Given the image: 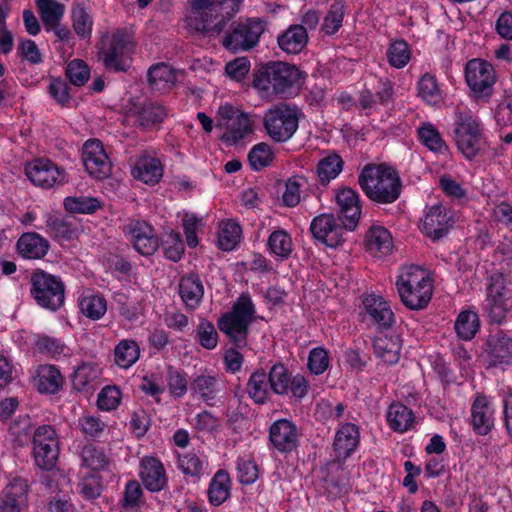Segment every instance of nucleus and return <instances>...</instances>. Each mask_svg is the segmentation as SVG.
<instances>
[{
  "label": "nucleus",
  "instance_id": "60",
  "mask_svg": "<svg viewBox=\"0 0 512 512\" xmlns=\"http://www.w3.org/2000/svg\"><path fill=\"white\" fill-rule=\"evenodd\" d=\"M66 76L71 84L83 86L90 77V69L83 60L74 59L67 65Z\"/></svg>",
  "mask_w": 512,
  "mask_h": 512
},
{
  "label": "nucleus",
  "instance_id": "1",
  "mask_svg": "<svg viewBox=\"0 0 512 512\" xmlns=\"http://www.w3.org/2000/svg\"><path fill=\"white\" fill-rule=\"evenodd\" d=\"M358 184L366 197L377 204H391L402 193L398 171L386 163L366 164L358 174Z\"/></svg>",
  "mask_w": 512,
  "mask_h": 512
},
{
  "label": "nucleus",
  "instance_id": "22",
  "mask_svg": "<svg viewBox=\"0 0 512 512\" xmlns=\"http://www.w3.org/2000/svg\"><path fill=\"white\" fill-rule=\"evenodd\" d=\"M128 232L131 235L133 247L141 255L149 256L159 247V241L154 229L145 221L133 220L128 224Z\"/></svg>",
  "mask_w": 512,
  "mask_h": 512
},
{
  "label": "nucleus",
  "instance_id": "27",
  "mask_svg": "<svg viewBox=\"0 0 512 512\" xmlns=\"http://www.w3.org/2000/svg\"><path fill=\"white\" fill-rule=\"evenodd\" d=\"M178 293L188 310L197 309L204 296V286L199 275L190 273L182 276L178 283Z\"/></svg>",
  "mask_w": 512,
  "mask_h": 512
},
{
  "label": "nucleus",
  "instance_id": "5",
  "mask_svg": "<svg viewBox=\"0 0 512 512\" xmlns=\"http://www.w3.org/2000/svg\"><path fill=\"white\" fill-rule=\"evenodd\" d=\"M225 0H191L187 25L190 29L208 36L219 35L231 16L222 13Z\"/></svg>",
  "mask_w": 512,
  "mask_h": 512
},
{
  "label": "nucleus",
  "instance_id": "38",
  "mask_svg": "<svg viewBox=\"0 0 512 512\" xmlns=\"http://www.w3.org/2000/svg\"><path fill=\"white\" fill-rule=\"evenodd\" d=\"M230 477L225 470H218L213 476L209 489L208 498L212 505L219 506L229 497Z\"/></svg>",
  "mask_w": 512,
  "mask_h": 512
},
{
  "label": "nucleus",
  "instance_id": "28",
  "mask_svg": "<svg viewBox=\"0 0 512 512\" xmlns=\"http://www.w3.org/2000/svg\"><path fill=\"white\" fill-rule=\"evenodd\" d=\"M131 173L135 179L155 185L163 176V165L158 158L143 154L135 160Z\"/></svg>",
  "mask_w": 512,
  "mask_h": 512
},
{
  "label": "nucleus",
  "instance_id": "45",
  "mask_svg": "<svg viewBox=\"0 0 512 512\" xmlns=\"http://www.w3.org/2000/svg\"><path fill=\"white\" fill-rule=\"evenodd\" d=\"M82 466L92 471L108 470L111 460L104 451L94 445H86L81 451Z\"/></svg>",
  "mask_w": 512,
  "mask_h": 512
},
{
  "label": "nucleus",
  "instance_id": "37",
  "mask_svg": "<svg viewBox=\"0 0 512 512\" xmlns=\"http://www.w3.org/2000/svg\"><path fill=\"white\" fill-rule=\"evenodd\" d=\"M267 246L271 254L280 260L288 259L293 252L291 235L284 229L274 230L268 237Z\"/></svg>",
  "mask_w": 512,
  "mask_h": 512
},
{
  "label": "nucleus",
  "instance_id": "34",
  "mask_svg": "<svg viewBox=\"0 0 512 512\" xmlns=\"http://www.w3.org/2000/svg\"><path fill=\"white\" fill-rule=\"evenodd\" d=\"M308 41L306 27L303 25H291L285 32L278 36L279 47L290 54H298L303 50Z\"/></svg>",
  "mask_w": 512,
  "mask_h": 512
},
{
  "label": "nucleus",
  "instance_id": "10",
  "mask_svg": "<svg viewBox=\"0 0 512 512\" xmlns=\"http://www.w3.org/2000/svg\"><path fill=\"white\" fill-rule=\"evenodd\" d=\"M216 128L225 130L220 138L223 142L231 145L238 143L253 131L249 115L234 108L231 104L219 107Z\"/></svg>",
  "mask_w": 512,
  "mask_h": 512
},
{
  "label": "nucleus",
  "instance_id": "58",
  "mask_svg": "<svg viewBox=\"0 0 512 512\" xmlns=\"http://www.w3.org/2000/svg\"><path fill=\"white\" fill-rule=\"evenodd\" d=\"M408 44L403 40L393 42L387 51V58L391 66L403 68L410 60Z\"/></svg>",
  "mask_w": 512,
  "mask_h": 512
},
{
  "label": "nucleus",
  "instance_id": "6",
  "mask_svg": "<svg viewBox=\"0 0 512 512\" xmlns=\"http://www.w3.org/2000/svg\"><path fill=\"white\" fill-rule=\"evenodd\" d=\"M301 111L296 105L280 102L266 110L263 126L267 135L277 143L292 138L299 126Z\"/></svg>",
  "mask_w": 512,
  "mask_h": 512
},
{
  "label": "nucleus",
  "instance_id": "54",
  "mask_svg": "<svg viewBox=\"0 0 512 512\" xmlns=\"http://www.w3.org/2000/svg\"><path fill=\"white\" fill-rule=\"evenodd\" d=\"M72 25L75 33L82 39L90 38L93 21L86 10L77 5L71 12Z\"/></svg>",
  "mask_w": 512,
  "mask_h": 512
},
{
  "label": "nucleus",
  "instance_id": "29",
  "mask_svg": "<svg viewBox=\"0 0 512 512\" xmlns=\"http://www.w3.org/2000/svg\"><path fill=\"white\" fill-rule=\"evenodd\" d=\"M359 444V430L355 424L346 423L336 433L334 450L338 460L347 459Z\"/></svg>",
  "mask_w": 512,
  "mask_h": 512
},
{
  "label": "nucleus",
  "instance_id": "35",
  "mask_svg": "<svg viewBox=\"0 0 512 512\" xmlns=\"http://www.w3.org/2000/svg\"><path fill=\"white\" fill-rule=\"evenodd\" d=\"M63 377L54 365H40L37 370L36 386L39 392L55 394L63 386Z\"/></svg>",
  "mask_w": 512,
  "mask_h": 512
},
{
  "label": "nucleus",
  "instance_id": "3",
  "mask_svg": "<svg viewBox=\"0 0 512 512\" xmlns=\"http://www.w3.org/2000/svg\"><path fill=\"white\" fill-rule=\"evenodd\" d=\"M396 287L401 302L410 310L424 309L432 297V284L428 275L415 265L401 270Z\"/></svg>",
  "mask_w": 512,
  "mask_h": 512
},
{
  "label": "nucleus",
  "instance_id": "7",
  "mask_svg": "<svg viewBox=\"0 0 512 512\" xmlns=\"http://www.w3.org/2000/svg\"><path fill=\"white\" fill-rule=\"evenodd\" d=\"M454 125V140L458 150L467 159H473L485 145L480 121L466 111H457Z\"/></svg>",
  "mask_w": 512,
  "mask_h": 512
},
{
  "label": "nucleus",
  "instance_id": "16",
  "mask_svg": "<svg viewBox=\"0 0 512 512\" xmlns=\"http://www.w3.org/2000/svg\"><path fill=\"white\" fill-rule=\"evenodd\" d=\"M82 162L88 174L95 179H106L112 172V164L98 139H89L84 143Z\"/></svg>",
  "mask_w": 512,
  "mask_h": 512
},
{
  "label": "nucleus",
  "instance_id": "33",
  "mask_svg": "<svg viewBox=\"0 0 512 512\" xmlns=\"http://www.w3.org/2000/svg\"><path fill=\"white\" fill-rule=\"evenodd\" d=\"M219 385V379L216 375L203 373L192 378L190 390L208 405H212V401L215 400L220 391Z\"/></svg>",
  "mask_w": 512,
  "mask_h": 512
},
{
  "label": "nucleus",
  "instance_id": "39",
  "mask_svg": "<svg viewBox=\"0 0 512 512\" xmlns=\"http://www.w3.org/2000/svg\"><path fill=\"white\" fill-rule=\"evenodd\" d=\"M387 421L394 431L405 432L414 423V415L404 404L394 403L388 409Z\"/></svg>",
  "mask_w": 512,
  "mask_h": 512
},
{
  "label": "nucleus",
  "instance_id": "24",
  "mask_svg": "<svg viewBox=\"0 0 512 512\" xmlns=\"http://www.w3.org/2000/svg\"><path fill=\"white\" fill-rule=\"evenodd\" d=\"M139 475L143 485L150 492H159L168 484L164 466L155 457L146 456L141 460Z\"/></svg>",
  "mask_w": 512,
  "mask_h": 512
},
{
  "label": "nucleus",
  "instance_id": "49",
  "mask_svg": "<svg viewBox=\"0 0 512 512\" xmlns=\"http://www.w3.org/2000/svg\"><path fill=\"white\" fill-rule=\"evenodd\" d=\"M343 169V160L337 154H330L321 159L317 165V174L323 185L336 178Z\"/></svg>",
  "mask_w": 512,
  "mask_h": 512
},
{
  "label": "nucleus",
  "instance_id": "17",
  "mask_svg": "<svg viewBox=\"0 0 512 512\" xmlns=\"http://www.w3.org/2000/svg\"><path fill=\"white\" fill-rule=\"evenodd\" d=\"M345 230L333 214H320L310 224L313 238L330 248H337L344 243Z\"/></svg>",
  "mask_w": 512,
  "mask_h": 512
},
{
  "label": "nucleus",
  "instance_id": "56",
  "mask_svg": "<svg viewBox=\"0 0 512 512\" xmlns=\"http://www.w3.org/2000/svg\"><path fill=\"white\" fill-rule=\"evenodd\" d=\"M273 153L267 143L255 145L248 154L249 163L254 170H260L267 167L273 161Z\"/></svg>",
  "mask_w": 512,
  "mask_h": 512
},
{
  "label": "nucleus",
  "instance_id": "19",
  "mask_svg": "<svg viewBox=\"0 0 512 512\" xmlns=\"http://www.w3.org/2000/svg\"><path fill=\"white\" fill-rule=\"evenodd\" d=\"M299 436L298 428L288 419L277 420L269 428V441L282 454H288L297 449Z\"/></svg>",
  "mask_w": 512,
  "mask_h": 512
},
{
  "label": "nucleus",
  "instance_id": "30",
  "mask_svg": "<svg viewBox=\"0 0 512 512\" xmlns=\"http://www.w3.org/2000/svg\"><path fill=\"white\" fill-rule=\"evenodd\" d=\"M366 314L381 328H389L394 323V314L388 303L378 295H369L363 300Z\"/></svg>",
  "mask_w": 512,
  "mask_h": 512
},
{
  "label": "nucleus",
  "instance_id": "42",
  "mask_svg": "<svg viewBox=\"0 0 512 512\" xmlns=\"http://www.w3.org/2000/svg\"><path fill=\"white\" fill-rule=\"evenodd\" d=\"M365 244L370 252L386 254L392 248V238L389 231L384 227H371L366 233Z\"/></svg>",
  "mask_w": 512,
  "mask_h": 512
},
{
  "label": "nucleus",
  "instance_id": "50",
  "mask_svg": "<svg viewBox=\"0 0 512 512\" xmlns=\"http://www.w3.org/2000/svg\"><path fill=\"white\" fill-rule=\"evenodd\" d=\"M120 504L122 512L137 511L144 504L143 490L136 480H129L126 483Z\"/></svg>",
  "mask_w": 512,
  "mask_h": 512
},
{
  "label": "nucleus",
  "instance_id": "53",
  "mask_svg": "<svg viewBox=\"0 0 512 512\" xmlns=\"http://www.w3.org/2000/svg\"><path fill=\"white\" fill-rule=\"evenodd\" d=\"M241 227L236 222L228 220L224 222L218 236L219 248L230 251L235 248L241 236Z\"/></svg>",
  "mask_w": 512,
  "mask_h": 512
},
{
  "label": "nucleus",
  "instance_id": "55",
  "mask_svg": "<svg viewBox=\"0 0 512 512\" xmlns=\"http://www.w3.org/2000/svg\"><path fill=\"white\" fill-rule=\"evenodd\" d=\"M161 245L164 255L168 259L174 262L181 259L184 253V244L178 232L170 231L167 233L162 239Z\"/></svg>",
  "mask_w": 512,
  "mask_h": 512
},
{
  "label": "nucleus",
  "instance_id": "25",
  "mask_svg": "<svg viewBox=\"0 0 512 512\" xmlns=\"http://www.w3.org/2000/svg\"><path fill=\"white\" fill-rule=\"evenodd\" d=\"M28 484L22 478H14L2 491L0 512H20L26 505Z\"/></svg>",
  "mask_w": 512,
  "mask_h": 512
},
{
  "label": "nucleus",
  "instance_id": "32",
  "mask_svg": "<svg viewBox=\"0 0 512 512\" xmlns=\"http://www.w3.org/2000/svg\"><path fill=\"white\" fill-rule=\"evenodd\" d=\"M17 249L27 259H40L47 254L49 242L37 233H24L17 242Z\"/></svg>",
  "mask_w": 512,
  "mask_h": 512
},
{
  "label": "nucleus",
  "instance_id": "23",
  "mask_svg": "<svg viewBox=\"0 0 512 512\" xmlns=\"http://www.w3.org/2000/svg\"><path fill=\"white\" fill-rule=\"evenodd\" d=\"M484 350L490 365L510 364L512 362V337L503 331L490 334Z\"/></svg>",
  "mask_w": 512,
  "mask_h": 512
},
{
  "label": "nucleus",
  "instance_id": "36",
  "mask_svg": "<svg viewBox=\"0 0 512 512\" xmlns=\"http://www.w3.org/2000/svg\"><path fill=\"white\" fill-rule=\"evenodd\" d=\"M373 347L377 357L385 363L395 364L400 357L401 343L397 335L378 336L373 341Z\"/></svg>",
  "mask_w": 512,
  "mask_h": 512
},
{
  "label": "nucleus",
  "instance_id": "2",
  "mask_svg": "<svg viewBox=\"0 0 512 512\" xmlns=\"http://www.w3.org/2000/svg\"><path fill=\"white\" fill-rule=\"evenodd\" d=\"M302 72L294 65L270 62L254 75L253 87L262 97L288 98L299 87Z\"/></svg>",
  "mask_w": 512,
  "mask_h": 512
},
{
  "label": "nucleus",
  "instance_id": "44",
  "mask_svg": "<svg viewBox=\"0 0 512 512\" xmlns=\"http://www.w3.org/2000/svg\"><path fill=\"white\" fill-rule=\"evenodd\" d=\"M140 355V348L136 341L121 340L114 349L115 363L121 368L131 367Z\"/></svg>",
  "mask_w": 512,
  "mask_h": 512
},
{
  "label": "nucleus",
  "instance_id": "4",
  "mask_svg": "<svg viewBox=\"0 0 512 512\" xmlns=\"http://www.w3.org/2000/svg\"><path fill=\"white\" fill-rule=\"evenodd\" d=\"M255 306L248 294H242L231 310L223 314L217 326L237 348L247 345L249 326L253 322Z\"/></svg>",
  "mask_w": 512,
  "mask_h": 512
},
{
  "label": "nucleus",
  "instance_id": "11",
  "mask_svg": "<svg viewBox=\"0 0 512 512\" xmlns=\"http://www.w3.org/2000/svg\"><path fill=\"white\" fill-rule=\"evenodd\" d=\"M512 308V290L501 274L492 275L487 287L485 311L491 322L501 324Z\"/></svg>",
  "mask_w": 512,
  "mask_h": 512
},
{
  "label": "nucleus",
  "instance_id": "20",
  "mask_svg": "<svg viewBox=\"0 0 512 512\" xmlns=\"http://www.w3.org/2000/svg\"><path fill=\"white\" fill-rule=\"evenodd\" d=\"M453 223L451 211L441 204H436L426 212L421 231L432 240H439L447 234Z\"/></svg>",
  "mask_w": 512,
  "mask_h": 512
},
{
  "label": "nucleus",
  "instance_id": "15",
  "mask_svg": "<svg viewBox=\"0 0 512 512\" xmlns=\"http://www.w3.org/2000/svg\"><path fill=\"white\" fill-rule=\"evenodd\" d=\"M24 171L35 186L43 189H50L65 182L64 170L47 158H37L28 162Z\"/></svg>",
  "mask_w": 512,
  "mask_h": 512
},
{
  "label": "nucleus",
  "instance_id": "47",
  "mask_svg": "<svg viewBox=\"0 0 512 512\" xmlns=\"http://www.w3.org/2000/svg\"><path fill=\"white\" fill-rule=\"evenodd\" d=\"M417 133L421 143L434 152L443 153L448 151V146L442 139L439 131L431 123H423Z\"/></svg>",
  "mask_w": 512,
  "mask_h": 512
},
{
  "label": "nucleus",
  "instance_id": "51",
  "mask_svg": "<svg viewBox=\"0 0 512 512\" xmlns=\"http://www.w3.org/2000/svg\"><path fill=\"white\" fill-rule=\"evenodd\" d=\"M479 328L478 315L471 311L461 312L455 322V331L463 340H471Z\"/></svg>",
  "mask_w": 512,
  "mask_h": 512
},
{
  "label": "nucleus",
  "instance_id": "13",
  "mask_svg": "<svg viewBox=\"0 0 512 512\" xmlns=\"http://www.w3.org/2000/svg\"><path fill=\"white\" fill-rule=\"evenodd\" d=\"M465 79L476 98L487 100L493 93L496 73L489 62L472 59L466 64Z\"/></svg>",
  "mask_w": 512,
  "mask_h": 512
},
{
  "label": "nucleus",
  "instance_id": "26",
  "mask_svg": "<svg viewBox=\"0 0 512 512\" xmlns=\"http://www.w3.org/2000/svg\"><path fill=\"white\" fill-rule=\"evenodd\" d=\"M130 112L143 128L160 124L168 115L164 105L150 100L133 104Z\"/></svg>",
  "mask_w": 512,
  "mask_h": 512
},
{
  "label": "nucleus",
  "instance_id": "12",
  "mask_svg": "<svg viewBox=\"0 0 512 512\" xmlns=\"http://www.w3.org/2000/svg\"><path fill=\"white\" fill-rule=\"evenodd\" d=\"M265 23L259 18H247L233 25L223 39V46L233 52L247 51L257 45Z\"/></svg>",
  "mask_w": 512,
  "mask_h": 512
},
{
  "label": "nucleus",
  "instance_id": "18",
  "mask_svg": "<svg viewBox=\"0 0 512 512\" xmlns=\"http://www.w3.org/2000/svg\"><path fill=\"white\" fill-rule=\"evenodd\" d=\"M338 207V219L349 231H353L361 216L359 194L350 187H343L335 194Z\"/></svg>",
  "mask_w": 512,
  "mask_h": 512
},
{
  "label": "nucleus",
  "instance_id": "41",
  "mask_svg": "<svg viewBox=\"0 0 512 512\" xmlns=\"http://www.w3.org/2000/svg\"><path fill=\"white\" fill-rule=\"evenodd\" d=\"M207 467V460L201 458L194 452H187L178 456V468L183 474L196 480L200 479L206 473Z\"/></svg>",
  "mask_w": 512,
  "mask_h": 512
},
{
  "label": "nucleus",
  "instance_id": "48",
  "mask_svg": "<svg viewBox=\"0 0 512 512\" xmlns=\"http://www.w3.org/2000/svg\"><path fill=\"white\" fill-rule=\"evenodd\" d=\"M79 307L86 317L98 320L105 314L107 302L102 295L87 294L80 298Z\"/></svg>",
  "mask_w": 512,
  "mask_h": 512
},
{
  "label": "nucleus",
  "instance_id": "62",
  "mask_svg": "<svg viewBox=\"0 0 512 512\" xmlns=\"http://www.w3.org/2000/svg\"><path fill=\"white\" fill-rule=\"evenodd\" d=\"M300 176L290 177L285 183V191L282 195L283 203L288 207H294L300 202V190L305 183Z\"/></svg>",
  "mask_w": 512,
  "mask_h": 512
},
{
  "label": "nucleus",
  "instance_id": "14",
  "mask_svg": "<svg viewBox=\"0 0 512 512\" xmlns=\"http://www.w3.org/2000/svg\"><path fill=\"white\" fill-rule=\"evenodd\" d=\"M268 379L270 389L277 395H286L290 391L293 397L302 399L308 393L309 385L305 377L301 374L291 376L282 363L271 367Z\"/></svg>",
  "mask_w": 512,
  "mask_h": 512
},
{
  "label": "nucleus",
  "instance_id": "8",
  "mask_svg": "<svg viewBox=\"0 0 512 512\" xmlns=\"http://www.w3.org/2000/svg\"><path fill=\"white\" fill-rule=\"evenodd\" d=\"M31 295L38 305L55 311L64 303L65 287L60 277L43 270L31 274Z\"/></svg>",
  "mask_w": 512,
  "mask_h": 512
},
{
  "label": "nucleus",
  "instance_id": "64",
  "mask_svg": "<svg viewBox=\"0 0 512 512\" xmlns=\"http://www.w3.org/2000/svg\"><path fill=\"white\" fill-rule=\"evenodd\" d=\"M97 377V370L91 363H83L77 367L72 377L75 389L82 391L90 382Z\"/></svg>",
  "mask_w": 512,
  "mask_h": 512
},
{
  "label": "nucleus",
  "instance_id": "40",
  "mask_svg": "<svg viewBox=\"0 0 512 512\" xmlns=\"http://www.w3.org/2000/svg\"><path fill=\"white\" fill-rule=\"evenodd\" d=\"M247 393L257 404H263L269 396V379L264 370H256L251 374L247 383Z\"/></svg>",
  "mask_w": 512,
  "mask_h": 512
},
{
  "label": "nucleus",
  "instance_id": "61",
  "mask_svg": "<svg viewBox=\"0 0 512 512\" xmlns=\"http://www.w3.org/2000/svg\"><path fill=\"white\" fill-rule=\"evenodd\" d=\"M167 385L170 393L175 397H182L188 390V382L185 374L173 366H169L167 369Z\"/></svg>",
  "mask_w": 512,
  "mask_h": 512
},
{
  "label": "nucleus",
  "instance_id": "59",
  "mask_svg": "<svg viewBox=\"0 0 512 512\" xmlns=\"http://www.w3.org/2000/svg\"><path fill=\"white\" fill-rule=\"evenodd\" d=\"M47 227L50 236L59 241L71 240L75 235V229L72 227L71 223L58 217H49Z\"/></svg>",
  "mask_w": 512,
  "mask_h": 512
},
{
  "label": "nucleus",
  "instance_id": "57",
  "mask_svg": "<svg viewBox=\"0 0 512 512\" xmlns=\"http://www.w3.org/2000/svg\"><path fill=\"white\" fill-rule=\"evenodd\" d=\"M196 332L198 342L203 348L213 350L217 346L218 333L212 322L206 318L200 319Z\"/></svg>",
  "mask_w": 512,
  "mask_h": 512
},
{
  "label": "nucleus",
  "instance_id": "52",
  "mask_svg": "<svg viewBox=\"0 0 512 512\" xmlns=\"http://www.w3.org/2000/svg\"><path fill=\"white\" fill-rule=\"evenodd\" d=\"M59 447L58 443L45 444L44 446H34L33 456L36 465L43 470H51L54 468L58 459Z\"/></svg>",
  "mask_w": 512,
  "mask_h": 512
},
{
  "label": "nucleus",
  "instance_id": "43",
  "mask_svg": "<svg viewBox=\"0 0 512 512\" xmlns=\"http://www.w3.org/2000/svg\"><path fill=\"white\" fill-rule=\"evenodd\" d=\"M418 96L430 105H437L443 100V93L437 79L430 73H425L418 81Z\"/></svg>",
  "mask_w": 512,
  "mask_h": 512
},
{
  "label": "nucleus",
  "instance_id": "46",
  "mask_svg": "<svg viewBox=\"0 0 512 512\" xmlns=\"http://www.w3.org/2000/svg\"><path fill=\"white\" fill-rule=\"evenodd\" d=\"M35 4L45 28L61 21L65 12L64 4L56 0H35Z\"/></svg>",
  "mask_w": 512,
  "mask_h": 512
},
{
  "label": "nucleus",
  "instance_id": "31",
  "mask_svg": "<svg viewBox=\"0 0 512 512\" xmlns=\"http://www.w3.org/2000/svg\"><path fill=\"white\" fill-rule=\"evenodd\" d=\"M148 84L152 91L165 93L171 90L176 83V73L165 63H157L148 70Z\"/></svg>",
  "mask_w": 512,
  "mask_h": 512
},
{
  "label": "nucleus",
  "instance_id": "63",
  "mask_svg": "<svg viewBox=\"0 0 512 512\" xmlns=\"http://www.w3.org/2000/svg\"><path fill=\"white\" fill-rule=\"evenodd\" d=\"M36 348L39 353L55 358L64 352L65 345L60 339L48 335H40L36 341Z\"/></svg>",
  "mask_w": 512,
  "mask_h": 512
},
{
  "label": "nucleus",
  "instance_id": "9",
  "mask_svg": "<svg viewBox=\"0 0 512 512\" xmlns=\"http://www.w3.org/2000/svg\"><path fill=\"white\" fill-rule=\"evenodd\" d=\"M132 36L126 30L115 31L107 47H101L98 55L106 69L125 72L129 67V58L133 52Z\"/></svg>",
  "mask_w": 512,
  "mask_h": 512
},
{
  "label": "nucleus",
  "instance_id": "21",
  "mask_svg": "<svg viewBox=\"0 0 512 512\" xmlns=\"http://www.w3.org/2000/svg\"><path fill=\"white\" fill-rule=\"evenodd\" d=\"M470 425L479 436L488 435L495 427V408L490 400L478 394L471 405Z\"/></svg>",
  "mask_w": 512,
  "mask_h": 512
}]
</instances>
